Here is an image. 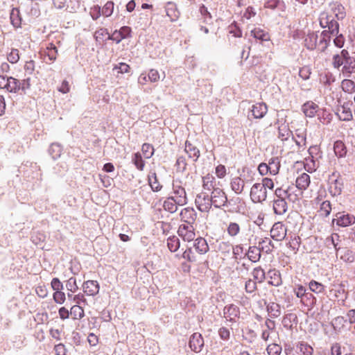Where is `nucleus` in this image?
Returning a JSON list of instances; mask_svg holds the SVG:
<instances>
[{
  "instance_id": "338daca9",
  "label": "nucleus",
  "mask_w": 355,
  "mask_h": 355,
  "mask_svg": "<svg viewBox=\"0 0 355 355\" xmlns=\"http://www.w3.org/2000/svg\"><path fill=\"white\" fill-rule=\"evenodd\" d=\"M66 288L69 291L75 293L78 289L76 278L70 277L66 282Z\"/></svg>"
},
{
  "instance_id": "e433bc0d",
  "label": "nucleus",
  "mask_w": 355,
  "mask_h": 355,
  "mask_svg": "<svg viewBox=\"0 0 355 355\" xmlns=\"http://www.w3.org/2000/svg\"><path fill=\"white\" fill-rule=\"evenodd\" d=\"M178 206L179 205L175 202L174 198L171 197L167 198L163 203L164 209L171 214L176 212Z\"/></svg>"
},
{
  "instance_id": "2eb2a0df",
  "label": "nucleus",
  "mask_w": 355,
  "mask_h": 355,
  "mask_svg": "<svg viewBox=\"0 0 355 355\" xmlns=\"http://www.w3.org/2000/svg\"><path fill=\"white\" fill-rule=\"evenodd\" d=\"M196 212L193 208L187 207L180 212L181 220L184 224L193 225L196 220Z\"/></svg>"
},
{
  "instance_id": "a18cd8bd",
  "label": "nucleus",
  "mask_w": 355,
  "mask_h": 355,
  "mask_svg": "<svg viewBox=\"0 0 355 355\" xmlns=\"http://www.w3.org/2000/svg\"><path fill=\"white\" fill-rule=\"evenodd\" d=\"M309 286L311 291L315 294L323 293L325 290V286L322 284L315 280H311L309 283Z\"/></svg>"
},
{
  "instance_id": "a211bd4d",
  "label": "nucleus",
  "mask_w": 355,
  "mask_h": 355,
  "mask_svg": "<svg viewBox=\"0 0 355 355\" xmlns=\"http://www.w3.org/2000/svg\"><path fill=\"white\" fill-rule=\"evenodd\" d=\"M193 246L195 250L200 254H204L209 251V245L207 241L202 237H199L194 240Z\"/></svg>"
},
{
  "instance_id": "9d476101",
  "label": "nucleus",
  "mask_w": 355,
  "mask_h": 355,
  "mask_svg": "<svg viewBox=\"0 0 355 355\" xmlns=\"http://www.w3.org/2000/svg\"><path fill=\"white\" fill-rule=\"evenodd\" d=\"M131 28L127 26H122L119 31H115L109 35L107 40L115 41L116 44L121 42L122 40L131 36Z\"/></svg>"
},
{
  "instance_id": "de8ad7c7",
  "label": "nucleus",
  "mask_w": 355,
  "mask_h": 355,
  "mask_svg": "<svg viewBox=\"0 0 355 355\" xmlns=\"http://www.w3.org/2000/svg\"><path fill=\"white\" fill-rule=\"evenodd\" d=\"M346 322L347 320L343 316H338L332 320L331 324L336 331H340L344 328Z\"/></svg>"
},
{
  "instance_id": "4c0bfd02",
  "label": "nucleus",
  "mask_w": 355,
  "mask_h": 355,
  "mask_svg": "<svg viewBox=\"0 0 355 355\" xmlns=\"http://www.w3.org/2000/svg\"><path fill=\"white\" fill-rule=\"evenodd\" d=\"M295 136L297 139H295L294 136H292L293 139L295 140V142L297 146L300 148L306 146V134L305 130L297 129L295 131Z\"/></svg>"
},
{
  "instance_id": "39448f33",
  "label": "nucleus",
  "mask_w": 355,
  "mask_h": 355,
  "mask_svg": "<svg viewBox=\"0 0 355 355\" xmlns=\"http://www.w3.org/2000/svg\"><path fill=\"white\" fill-rule=\"evenodd\" d=\"M173 194L171 197L174 198L179 206H183L187 203L185 189L180 184H173Z\"/></svg>"
},
{
  "instance_id": "2f4dec72",
  "label": "nucleus",
  "mask_w": 355,
  "mask_h": 355,
  "mask_svg": "<svg viewBox=\"0 0 355 355\" xmlns=\"http://www.w3.org/2000/svg\"><path fill=\"white\" fill-rule=\"evenodd\" d=\"M7 90L11 93H17L21 89V82L19 80L8 77V83H7Z\"/></svg>"
},
{
  "instance_id": "0eeeda50",
  "label": "nucleus",
  "mask_w": 355,
  "mask_h": 355,
  "mask_svg": "<svg viewBox=\"0 0 355 355\" xmlns=\"http://www.w3.org/2000/svg\"><path fill=\"white\" fill-rule=\"evenodd\" d=\"M270 232L272 239L282 241L286 236L287 229L282 222H277L272 225Z\"/></svg>"
},
{
  "instance_id": "c03bdc74",
  "label": "nucleus",
  "mask_w": 355,
  "mask_h": 355,
  "mask_svg": "<svg viewBox=\"0 0 355 355\" xmlns=\"http://www.w3.org/2000/svg\"><path fill=\"white\" fill-rule=\"evenodd\" d=\"M338 112H341V114L339 115V118L343 121H350L352 119V113L348 105H343L338 110Z\"/></svg>"
},
{
  "instance_id": "e2e57ef3",
  "label": "nucleus",
  "mask_w": 355,
  "mask_h": 355,
  "mask_svg": "<svg viewBox=\"0 0 355 355\" xmlns=\"http://www.w3.org/2000/svg\"><path fill=\"white\" fill-rule=\"evenodd\" d=\"M114 11V3L112 1H107L102 8V15L105 17L112 15Z\"/></svg>"
},
{
  "instance_id": "20e7f679",
  "label": "nucleus",
  "mask_w": 355,
  "mask_h": 355,
  "mask_svg": "<svg viewBox=\"0 0 355 355\" xmlns=\"http://www.w3.org/2000/svg\"><path fill=\"white\" fill-rule=\"evenodd\" d=\"M320 33L318 32H309L304 38V46L309 50H314L318 49L320 51H324L325 49H322L319 44Z\"/></svg>"
},
{
  "instance_id": "5fc2aeb1",
  "label": "nucleus",
  "mask_w": 355,
  "mask_h": 355,
  "mask_svg": "<svg viewBox=\"0 0 355 355\" xmlns=\"http://www.w3.org/2000/svg\"><path fill=\"white\" fill-rule=\"evenodd\" d=\"M288 189H284L282 187L277 188L275 191L274 199L286 200L290 197Z\"/></svg>"
},
{
  "instance_id": "a19ab883",
  "label": "nucleus",
  "mask_w": 355,
  "mask_h": 355,
  "mask_svg": "<svg viewBox=\"0 0 355 355\" xmlns=\"http://www.w3.org/2000/svg\"><path fill=\"white\" fill-rule=\"evenodd\" d=\"M10 19L12 25L15 28H19L21 26V19L20 17V13L18 8H13L11 10Z\"/></svg>"
},
{
  "instance_id": "37998d69",
  "label": "nucleus",
  "mask_w": 355,
  "mask_h": 355,
  "mask_svg": "<svg viewBox=\"0 0 355 355\" xmlns=\"http://www.w3.org/2000/svg\"><path fill=\"white\" fill-rule=\"evenodd\" d=\"M62 146L58 143L52 144L49 149V153L53 159L59 158L62 154Z\"/></svg>"
},
{
  "instance_id": "5701e85b",
  "label": "nucleus",
  "mask_w": 355,
  "mask_h": 355,
  "mask_svg": "<svg viewBox=\"0 0 355 355\" xmlns=\"http://www.w3.org/2000/svg\"><path fill=\"white\" fill-rule=\"evenodd\" d=\"M267 275H268V278L269 279V280H268L269 284L274 286H279V285L282 284V278H281V275L278 270H277L275 269L270 270L268 272Z\"/></svg>"
},
{
  "instance_id": "cd10ccee",
  "label": "nucleus",
  "mask_w": 355,
  "mask_h": 355,
  "mask_svg": "<svg viewBox=\"0 0 355 355\" xmlns=\"http://www.w3.org/2000/svg\"><path fill=\"white\" fill-rule=\"evenodd\" d=\"M291 136H293V133L292 131L290 130L288 125L284 123L279 126L278 137L282 141H287Z\"/></svg>"
},
{
  "instance_id": "13d9d810",
  "label": "nucleus",
  "mask_w": 355,
  "mask_h": 355,
  "mask_svg": "<svg viewBox=\"0 0 355 355\" xmlns=\"http://www.w3.org/2000/svg\"><path fill=\"white\" fill-rule=\"evenodd\" d=\"M58 54V50L55 45L53 44H49V46L47 47V53L46 55L49 58V60L51 62H53L56 60Z\"/></svg>"
},
{
  "instance_id": "f3484780",
  "label": "nucleus",
  "mask_w": 355,
  "mask_h": 355,
  "mask_svg": "<svg viewBox=\"0 0 355 355\" xmlns=\"http://www.w3.org/2000/svg\"><path fill=\"white\" fill-rule=\"evenodd\" d=\"M184 151L188 155V157L192 159L193 162H196L200 155L199 149L188 140L185 142Z\"/></svg>"
},
{
  "instance_id": "a878e982",
  "label": "nucleus",
  "mask_w": 355,
  "mask_h": 355,
  "mask_svg": "<svg viewBox=\"0 0 355 355\" xmlns=\"http://www.w3.org/2000/svg\"><path fill=\"white\" fill-rule=\"evenodd\" d=\"M251 35L261 42L270 40L269 33L261 28H254L251 31Z\"/></svg>"
},
{
  "instance_id": "58836bf2",
  "label": "nucleus",
  "mask_w": 355,
  "mask_h": 355,
  "mask_svg": "<svg viewBox=\"0 0 355 355\" xmlns=\"http://www.w3.org/2000/svg\"><path fill=\"white\" fill-rule=\"evenodd\" d=\"M340 259L345 263H353L355 261V253L349 249L345 248L340 252Z\"/></svg>"
},
{
  "instance_id": "79ce46f5",
  "label": "nucleus",
  "mask_w": 355,
  "mask_h": 355,
  "mask_svg": "<svg viewBox=\"0 0 355 355\" xmlns=\"http://www.w3.org/2000/svg\"><path fill=\"white\" fill-rule=\"evenodd\" d=\"M148 183L153 191H159L162 186L159 182L155 173H152L148 175Z\"/></svg>"
},
{
  "instance_id": "393cba45",
  "label": "nucleus",
  "mask_w": 355,
  "mask_h": 355,
  "mask_svg": "<svg viewBox=\"0 0 355 355\" xmlns=\"http://www.w3.org/2000/svg\"><path fill=\"white\" fill-rule=\"evenodd\" d=\"M296 187L300 190H306L310 184V176L303 173L301 174L295 181Z\"/></svg>"
},
{
  "instance_id": "09e8293b",
  "label": "nucleus",
  "mask_w": 355,
  "mask_h": 355,
  "mask_svg": "<svg viewBox=\"0 0 355 355\" xmlns=\"http://www.w3.org/2000/svg\"><path fill=\"white\" fill-rule=\"evenodd\" d=\"M70 315L73 319H81L84 317L85 313L83 309L79 305H73L70 309Z\"/></svg>"
},
{
  "instance_id": "bb28decb",
  "label": "nucleus",
  "mask_w": 355,
  "mask_h": 355,
  "mask_svg": "<svg viewBox=\"0 0 355 355\" xmlns=\"http://www.w3.org/2000/svg\"><path fill=\"white\" fill-rule=\"evenodd\" d=\"M261 248L260 246H250L248 248L246 255L248 259L252 262H257L261 258Z\"/></svg>"
},
{
  "instance_id": "f8f14e48",
  "label": "nucleus",
  "mask_w": 355,
  "mask_h": 355,
  "mask_svg": "<svg viewBox=\"0 0 355 355\" xmlns=\"http://www.w3.org/2000/svg\"><path fill=\"white\" fill-rule=\"evenodd\" d=\"M189 345L194 352H201L204 346V340L202 335L198 332L193 334L190 337Z\"/></svg>"
},
{
  "instance_id": "c85d7f7f",
  "label": "nucleus",
  "mask_w": 355,
  "mask_h": 355,
  "mask_svg": "<svg viewBox=\"0 0 355 355\" xmlns=\"http://www.w3.org/2000/svg\"><path fill=\"white\" fill-rule=\"evenodd\" d=\"M232 189L236 193L240 194L243 191L245 183L239 177L233 178L230 183Z\"/></svg>"
},
{
  "instance_id": "dca6fc26",
  "label": "nucleus",
  "mask_w": 355,
  "mask_h": 355,
  "mask_svg": "<svg viewBox=\"0 0 355 355\" xmlns=\"http://www.w3.org/2000/svg\"><path fill=\"white\" fill-rule=\"evenodd\" d=\"M250 111L254 119H262L268 112V107L264 103H256L252 106Z\"/></svg>"
},
{
  "instance_id": "69168bd1",
  "label": "nucleus",
  "mask_w": 355,
  "mask_h": 355,
  "mask_svg": "<svg viewBox=\"0 0 355 355\" xmlns=\"http://www.w3.org/2000/svg\"><path fill=\"white\" fill-rule=\"evenodd\" d=\"M53 298L55 303L62 304L66 300V295L62 291H58L53 293Z\"/></svg>"
},
{
  "instance_id": "f704fd0d",
  "label": "nucleus",
  "mask_w": 355,
  "mask_h": 355,
  "mask_svg": "<svg viewBox=\"0 0 355 355\" xmlns=\"http://www.w3.org/2000/svg\"><path fill=\"white\" fill-rule=\"evenodd\" d=\"M268 166L270 175H275L279 173L280 162L278 157H272L269 159Z\"/></svg>"
},
{
  "instance_id": "72a5a7b5",
  "label": "nucleus",
  "mask_w": 355,
  "mask_h": 355,
  "mask_svg": "<svg viewBox=\"0 0 355 355\" xmlns=\"http://www.w3.org/2000/svg\"><path fill=\"white\" fill-rule=\"evenodd\" d=\"M340 236L338 234H332L330 236L327 237L325 241V244L328 248L332 245L334 250L338 252L340 250L338 246Z\"/></svg>"
},
{
  "instance_id": "c9c22d12",
  "label": "nucleus",
  "mask_w": 355,
  "mask_h": 355,
  "mask_svg": "<svg viewBox=\"0 0 355 355\" xmlns=\"http://www.w3.org/2000/svg\"><path fill=\"white\" fill-rule=\"evenodd\" d=\"M334 150L335 154L338 157H344L347 154L346 146L345 144L340 140L335 141L334 145Z\"/></svg>"
},
{
  "instance_id": "f257e3e1",
  "label": "nucleus",
  "mask_w": 355,
  "mask_h": 355,
  "mask_svg": "<svg viewBox=\"0 0 355 355\" xmlns=\"http://www.w3.org/2000/svg\"><path fill=\"white\" fill-rule=\"evenodd\" d=\"M325 24H327L328 30L323 31L320 33L319 44L322 49H326L331 41V36L337 35L339 32V24L336 21L329 20L328 17H326Z\"/></svg>"
},
{
  "instance_id": "bf43d9fd",
  "label": "nucleus",
  "mask_w": 355,
  "mask_h": 355,
  "mask_svg": "<svg viewBox=\"0 0 355 355\" xmlns=\"http://www.w3.org/2000/svg\"><path fill=\"white\" fill-rule=\"evenodd\" d=\"M331 211V205L329 200L322 202L320 205V214L324 217L328 216Z\"/></svg>"
},
{
  "instance_id": "6ab92c4d",
  "label": "nucleus",
  "mask_w": 355,
  "mask_h": 355,
  "mask_svg": "<svg viewBox=\"0 0 355 355\" xmlns=\"http://www.w3.org/2000/svg\"><path fill=\"white\" fill-rule=\"evenodd\" d=\"M288 209V204L286 200L273 199V210L277 215L284 214Z\"/></svg>"
},
{
  "instance_id": "b1692460",
  "label": "nucleus",
  "mask_w": 355,
  "mask_h": 355,
  "mask_svg": "<svg viewBox=\"0 0 355 355\" xmlns=\"http://www.w3.org/2000/svg\"><path fill=\"white\" fill-rule=\"evenodd\" d=\"M330 7L331 11L338 20H341L345 17L346 12L345 11V8L341 3L334 2L330 4Z\"/></svg>"
},
{
  "instance_id": "4be33fe9",
  "label": "nucleus",
  "mask_w": 355,
  "mask_h": 355,
  "mask_svg": "<svg viewBox=\"0 0 355 355\" xmlns=\"http://www.w3.org/2000/svg\"><path fill=\"white\" fill-rule=\"evenodd\" d=\"M318 109V105L312 101H307L302 107V110L306 116L310 118L313 117L315 115Z\"/></svg>"
},
{
  "instance_id": "473e14b6",
  "label": "nucleus",
  "mask_w": 355,
  "mask_h": 355,
  "mask_svg": "<svg viewBox=\"0 0 355 355\" xmlns=\"http://www.w3.org/2000/svg\"><path fill=\"white\" fill-rule=\"evenodd\" d=\"M252 275L254 279L253 280L259 284L263 283L266 279V272L261 266L254 268L252 272Z\"/></svg>"
},
{
  "instance_id": "864d4df0",
  "label": "nucleus",
  "mask_w": 355,
  "mask_h": 355,
  "mask_svg": "<svg viewBox=\"0 0 355 355\" xmlns=\"http://www.w3.org/2000/svg\"><path fill=\"white\" fill-rule=\"evenodd\" d=\"M297 347L302 355H312L313 352V347L304 342H301L297 345Z\"/></svg>"
},
{
  "instance_id": "9b49d317",
  "label": "nucleus",
  "mask_w": 355,
  "mask_h": 355,
  "mask_svg": "<svg viewBox=\"0 0 355 355\" xmlns=\"http://www.w3.org/2000/svg\"><path fill=\"white\" fill-rule=\"evenodd\" d=\"M336 222L338 226L347 227L355 223V217L353 215L345 214V212H338L336 214V218L333 219V223Z\"/></svg>"
},
{
  "instance_id": "ea45409f",
  "label": "nucleus",
  "mask_w": 355,
  "mask_h": 355,
  "mask_svg": "<svg viewBox=\"0 0 355 355\" xmlns=\"http://www.w3.org/2000/svg\"><path fill=\"white\" fill-rule=\"evenodd\" d=\"M343 73H355V58L354 57L348 58L344 62L343 67Z\"/></svg>"
},
{
  "instance_id": "412c9836",
  "label": "nucleus",
  "mask_w": 355,
  "mask_h": 355,
  "mask_svg": "<svg viewBox=\"0 0 355 355\" xmlns=\"http://www.w3.org/2000/svg\"><path fill=\"white\" fill-rule=\"evenodd\" d=\"M166 15L171 21H175L180 17V12L178 10L176 5L173 2H168L165 6Z\"/></svg>"
},
{
  "instance_id": "052dcab7",
  "label": "nucleus",
  "mask_w": 355,
  "mask_h": 355,
  "mask_svg": "<svg viewBox=\"0 0 355 355\" xmlns=\"http://www.w3.org/2000/svg\"><path fill=\"white\" fill-rule=\"evenodd\" d=\"M182 257L189 262H194L196 261V257L191 247H187L182 254Z\"/></svg>"
},
{
  "instance_id": "603ef678",
  "label": "nucleus",
  "mask_w": 355,
  "mask_h": 355,
  "mask_svg": "<svg viewBox=\"0 0 355 355\" xmlns=\"http://www.w3.org/2000/svg\"><path fill=\"white\" fill-rule=\"evenodd\" d=\"M341 87L344 92L352 93L354 92L355 83L351 80L345 79L341 83Z\"/></svg>"
},
{
  "instance_id": "6e6d98bb",
  "label": "nucleus",
  "mask_w": 355,
  "mask_h": 355,
  "mask_svg": "<svg viewBox=\"0 0 355 355\" xmlns=\"http://www.w3.org/2000/svg\"><path fill=\"white\" fill-rule=\"evenodd\" d=\"M107 35L109 37L110 33L106 28H100L94 33V37L97 42L101 43L104 41V37Z\"/></svg>"
},
{
  "instance_id": "4d7b16f0",
  "label": "nucleus",
  "mask_w": 355,
  "mask_h": 355,
  "mask_svg": "<svg viewBox=\"0 0 355 355\" xmlns=\"http://www.w3.org/2000/svg\"><path fill=\"white\" fill-rule=\"evenodd\" d=\"M141 151L144 156L146 158L149 159L154 154V148L150 144H144L141 147Z\"/></svg>"
},
{
  "instance_id": "6e6552de",
  "label": "nucleus",
  "mask_w": 355,
  "mask_h": 355,
  "mask_svg": "<svg viewBox=\"0 0 355 355\" xmlns=\"http://www.w3.org/2000/svg\"><path fill=\"white\" fill-rule=\"evenodd\" d=\"M195 203L198 209L202 212H209L213 205L210 197L205 193L198 195Z\"/></svg>"
},
{
  "instance_id": "8fccbe9b",
  "label": "nucleus",
  "mask_w": 355,
  "mask_h": 355,
  "mask_svg": "<svg viewBox=\"0 0 355 355\" xmlns=\"http://www.w3.org/2000/svg\"><path fill=\"white\" fill-rule=\"evenodd\" d=\"M215 178L212 175H207L202 178L203 188L208 191L214 190V181Z\"/></svg>"
},
{
  "instance_id": "0e129e2a",
  "label": "nucleus",
  "mask_w": 355,
  "mask_h": 355,
  "mask_svg": "<svg viewBox=\"0 0 355 355\" xmlns=\"http://www.w3.org/2000/svg\"><path fill=\"white\" fill-rule=\"evenodd\" d=\"M132 162L137 169L139 171H142L144 167V162L142 159L141 155L137 153L134 155V157L132 158Z\"/></svg>"
},
{
  "instance_id": "7ed1b4c3",
  "label": "nucleus",
  "mask_w": 355,
  "mask_h": 355,
  "mask_svg": "<svg viewBox=\"0 0 355 355\" xmlns=\"http://www.w3.org/2000/svg\"><path fill=\"white\" fill-rule=\"evenodd\" d=\"M250 196L253 202H262L267 198V191L260 183H255L251 188Z\"/></svg>"
},
{
  "instance_id": "f03ea898",
  "label": "nucleus",
  "mask_w": 355,
  "mask_h": 355,
  "mask_svg": "<svg viewBox=\"0 0 355 355\" xmlns=\"http://www.w3.org/2000/svg\"><path fill=\"white\" fill-rule=\"evenodd\" d=\"M210 200H211L213 205L216 208L226 207L228 204L227 198L225 192L223 189L218 187L212 191Z\"/></svg>"
},
{
  "instance_id": "4468645a",
  "label": "nucleus",
  "mask_w": 355,
  "mask_h": 355,
  "mask_svg": "<svg viewBox=\"0 0 355 355\" xmlns=\"http://www.w3.org/2000/svg\"><path fill=\"white\" fill-rule=\"evenodd\" d=\"M83 291L84 293L87 296H95L96 295L100 289L99 284L97 281L88 280L83 284Z\"/></svg>"
},
{
  "instance_id": "49530a36",
  "label": "nucleus",
  "mask_w": 355,
  "mask_h": 355,
  "mask_svg": "<svg viewBox=\"0 0 355 355\" xmlns=\"http://www.w3.org/2000/svg\"><path fill=\"white\" fill-rule=\"evenodd\" d=\"M167 245L171 252H176L180 246L179 239L175 236H169L167 239Z\"/></svg>"
},
{
  "instance_id": "1a4fd4ad",
  "label": "nucleus",
  "mask_w": 355,
  "mask_h": 355,
  "mask_svg": "<svg viewBox=\"0 0 355 355\" xmlns=\"http://www.w3.org/2000/svg\"><path fill=\"white\" fill-rule=\"evenodd\" d=\"M343 188V182L341 178L336 176L334 173L329 180V191L331 196H337L342 192Z\"/></svg>"
},
{
  "instance_id": "774afa93",
  "label": "nucleus",
  "mask_w": 355,
  "mask_h": 355,
  "mask_svg": "<svg viewBox=\"0 0 355 355\" xmlns=\"http://www.w3.org/2000/svg\"><path fill=\"white\" fill-rule=\"evenodd\" d=\"M8 60L12 63H17L19 60V50L12 49L7 57Z\"/></svg>"
},
{
  "instance_id": "c756f323",
  "label": "nucleus",
  "mask_w": 355,
  "mask_h": 355,
  "mask_svg": "<svg viewBox=\"0 0 355 355\" xmlns=\"http://www.w3.org/2000/svg\"><path fill=\"white\" fill-rule=\"evenodd\" d=\"M259 245L260 246L261 250L264 251L267 254L271 253L275 248L272 241L267 237L262 239L261 241L259 242Z\"/></svg>"
},
{
  "instance_id": "aec40b11",
  "label": "nucleus",
  "mask_w": 355,
  "mask_h": 355,
  "mask_svg": "<svg viewBox=\"0 0 355 355\" xmlns=\"http://www.w3.org/2000/svg\"><path fill=\"white\" fill-rule=\"evenodd\" d=\"M306 288L300 285L295 288V293L297 297L301 298L302 300H303L304 297H308V295L310 297H311V302L310 303V304H307V306L313 308L316 303V298L313 296L312 293H306Z\"/></svg>"
},
{
  "instance_id": "7c9ffc66",
  "label": "nucleus",
  "mask_w": 355,
  "mask_h": 355,
  "mask_svg": "<svg viewBox=\"0 0 355 355\" xmlns=\"http://www.w3.org/2000/svg\"><path fill=\"white\" fill-rule=\"evenodd\" d=\"M267 311L272 318H277L281 315L280 305L275 302H270L267 305Z\"/></svg>"
},
{
  "instance_id": "ddd939ff",
  "label": "nucleus",
  "mask_w": 355,
  "mask_h": 355,
  "mask_svg": "<svg viewBox=\"0 0 355 355\" xmlns=\"http://www.w3.org/2000/svg\"><path fill=\"white\" fill-rule=\"evenodd\" d=\"M240 315L239 308L234 304H229L223 309V316L230 322H236V318Z\"/></svg>"
},
{
  "instance_id": "680f3d73",
  "label": "nucleus",
  "mask_w": 355,
  "mask_h": 355,
  "mask_svg": "<svg viewBox=\"0 0 355 355\" xmlns=\"http://www.w3.org/2000/svg\"><path fill=\"white\" fill-rule=\"evenodd\" d=\"M282 346L272 343L267 347V352L268 355H279L282 352Z\"/></svg>"
},
{
  "instance_id": "423d86ee",
  "label": "nucleus",
  "mask_w": 355,
  "mask_h": 355,
  "mask_svg": "<svg viewBox=\"0 0 355 355\" xmlns=\"http://www.w3.org/2000/svg\"><path fill=\"white\" fill-rule=\"evenodd\" d=\"M193 225L181 224L178 228V234L184 241L190 242L194 240L196 234Z\"/></svg>"
},
{
  "instance_id": "3c124183",
  "label": "nucleus",
  "mask_w": 355,
  "mask_h": 355,
  "mask_svg": "<svg viewBox=\"0 0 355 355\" xmlns=\"http://www.w3.org/2000/svg\"><path fill=\"white\" fill-rule=\"evenodd\" d=\"M227 232L229 236L234 237L237 236L240 232V226L238 223L231 222L227 227Z\"/></svg>"
}]
</instances>
